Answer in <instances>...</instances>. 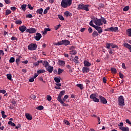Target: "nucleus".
I'll return each instance as SVG.
<instances>
[{"mask_svg":"<svg viewBox=\"0 0 131 131\" xmlns=\"http://www.w3.org/2000/svg\"><path fill=\"white\" fill-rule=\"evenodd\" d=\"M15 23L16 25H21L22 23V20H16L15 21Z\"/></svg>","mask_w":131,"mask_h":131,"instance_id":"37998d69","label":"nucleus"},{"mask_svg":"<svg viewBox=\"0 0 131 131\" xmlns=\"http://www.w3.org/2000/svg\"><path fill=\"white\" fill-rule=\"evenodd\" d=\"M8 124H9V125H11V126H15V124L14 123H13V122H12V121H9L8 122Z\"/></svg>","mask_w":131,"mask_h":131,"instance_id":"58836bf2","label":"nucleus"},{"mask_svg":"<svg viewBox=\"0 0 131 131\" xmlns=\"http://www.w3.org/2000/svg\"><path fill=\"white\" fill-rule=\"evenodd\" d=\"M97 97L98 95L96 94H91L90 95V99H92L93 101L96 103H99L100 102V100L97 98Z\"/></svg>","mask_w":131,"mask_h":131,"instance_id":"423d86ee","label":"nucleus"},{"mask_svg":"<svg viewBox=\"0 0 131 131\" xmlns=\"http://www.w3.org/2000/svg\"><path fill=\"white\" fill-rule=\"evenodd\" d=\"M7 93V91L5 90H0V94H3L5 95Z\"/></svg>","mask_w":131,"mask_h":131,"instance_id":"de8ad7c7","label":"nucleus"},{"mask_svg":"<svg viewBox=\"0 0 131 131\" xmlns=\"http://www.w3.org/2000/svg\"><path fill=\"white\" fill-rule=\"evenodd\" d=\"M102 81H103V83H106V82L107 81V79L106 78V77H103L102 78Z\"/></svg>","mask_w":131,"mask_h":131,"instance_id":"680f3d73","label":"nucleus"},{"mask_svg":"<svg viewBox=\"0 0 131 131\" xmlns=\"http://www.w3.org/2000/svg\"><path fill=\"white\" fill-rule=\"evenodd\" d=\"M11 40H17V37H15V36H12L11 38Z\"/></svg>","mask_w":131,"mask_h":131,"instance_id":"69168bd1","label":"nucleus"},{"mask_svg":"<svg viewBox=\"0 0 131 131\" xmlns=\"http://www.w3.org/2000/svg\"><path fill=\"white\" fill-rule=\"evenodd\" d=\"M15 62H16L17 65H19V62H20V58H16L15 60Z\"/></svg>","mask_w":131,"mask_h":131,"instance_id":"6e6d98bb","label":"nucleus"},{"mask_svg":"<svg viewBox=\"0 0 131 131\" xmlns=\"http://www.w3.org/2000/svg\"><path fill=\"white\" fill-rule=\"evenodd\" d=\"M11 13H12L11 10H7L6 11V16H9V15H10V14H11Z\"/></svg>","mask_w":131,"mask_h":131,"instance_id":"ea45409f","label":"nucleus"},{"mask_svg":"<svg viewBox=\"0 0 131 131\" xmlns=\"http://www.w3.org/2000/svg\"><path fill=\"white\" fill-rule=\"evenodd\" d=\"M65 95V91H61L58 95V97H57V101L62 105V106H64V107H67L68 106V104H66L63 102L62 101V96Z\"/></svg>","mask_w":131,"mask_h":131,"instance_id":"f257e3e1","label":"nucleus"},{"mask_svg":"<svg viewBox=\"0 0 131 131\" xmlns=\"http://www.w3.org/2000/svg\"><path fill=\"white\" fill-rule=\"evenodd\" d=\"M119 75L120 76V78H121V79H122V78H123V77H124L123 74H122L121 72L119 73Z\"/></svg>","mask_w":131,"mask_h":131,"instance_id":"603ef678","label":"nucleus"},{"mask_svg":"<svg viewBox=\"0 0 131 131\" xmlns=\"http://www.w3.org/2000/svg\"><path fill=\"white\" fill-rule=\"evenodd\" d=\"M111 71L114 74H116V73H117V70H116V68H112L111 69Z\"/></svg>","mask_w":131,"mask_h":131,"instance_id":"b1692460","label":"nucleus"},{"mask_svg":"<svg viewBox=\"0 0 131 131\" xmlns=\"http://www.w3.org/2000/svg\"><path fill=\"white\" fill-rule=\"evenodd\" d=\"M78 56H75L74 59V62H75L76 63H77L78 61Z\"/></svg>","mask_w":131,"mask_h":131,"instance_id":"864d4df0","label":"nucleus"},{"mask_svg":"<svg viewBox=\"0 0 131 131\" xmlns=\"http://www.w3.org/2000/svg\"><path fill=\"white\" fill-rule=\"evenodd\" d=\"M47 100L48 101H51L52 100V97L50 95L47 96Z\"/></svg>","mask_w":131,"mask_h":131,"instance_id":"e2e57ef3","label":"nucleus"},{"mask_svg":"<svg viewBox=\"0 0 131 131\" xmlns=\"http://www.w3.org/2000/svg\"><path fill=\"white\" fill-rule=\"evenodd\" d=\"M25 116H26V118H27L28 120H32V116L30 115V114L26 113Z\"/></svg>","mask_w":131,"mask_h":131,"instance_id":"f3484780","label":"nucleus"},{"mask_svg":"<svg viewBox=\"0 0 131 131\" xmlns=\"http://www.w3.org/2000/svg\"><path fill=\"white\" fill-rule=\"evenodd\" d=\"M110 43L109 42H107L106 43V47L105 48H106V49H110Z\"/></svg>","mask_w":131,"mask_h":131,"instance_id":"8fccbe9b","label":"nucleus"},{"mask_svg":"<svg viewBox=\"0 0 131 131\" xmlns=\"http://www.w3.org/2000/svg\"><path fill=\"white\" fill-rule=\"evenodd\" d=\"M92 37H97L99 36V33L97 32V31H94L92 34Z\"/></svg>","mask_w":131,"mask_h":131,"instance_id":"aec40b11","label":"nucleus"},{"mask_svg":"<svg viewBox=\"0 0 131 131\" xmlns=\"http://www.w3.org/2000/svg\"><path fill=\"white\" fill-rule=\"evenodd\" d=\"M101 22H103L104 24H106L107 23V20L104 17H101Z\"/></svg>","mask_w":131,"mask_h":131,"instance_id":"c03bdc74","label":"nucleus"},{"mask_svg":"<svg viewBox=\"0 0 131 131\" xmlns=\"http://www.w3.org/2000/svg\"><path fill=\"white\" fill-rule=\"evenodd\" d=\"M84 65L86 67H90L92 64L90 63V62L88 61L87 60L84 61Z\"/></svg>","mask_w":131,"mask_h":131,"instance_id":"412c9836","label":"nucleus"},{"mask_svg":"<svg viewBox=\"0 0 131 131\" xmlns=\"http://www.w3.org/2000/svg\"><path fill=\"white\" fill-rule=\"evenodd\" d=\"M46 72V70H39L37 71V73L38 74H40V73H45Z\"/></svg>","mask_w":131,"mask_h":131,"instance_id":"c756f323","label":"nucleus"},{"mask_svg":"<svg viewBox=\"0 0 131 131\" xmlns=\"http://www.w3.org/2000/svg\"><path fill=\"white\" fill-rule=\"evenodd\" d=\"M43 66L45 68H47L49 66V62L47 60L44 61L43 62Z\"/></svg>","mask_w":131,"mask_h":131,"instance_id":"a878e982","label":"nucleus"},{"mask_svg":"<svg viewBox=\"0 0 131 131\" xmlns=\"http://www.w3.org/2000/svg\"><path fill=\"white\" fill-rule=\"evenodd\" d=\"M82 71L83 73H88L90 72V68L84 67L82 68Z\"/></svg>","mask_w":131,"mask_h":131,"instance_id":"4468645a","label":"nucleus"},{"mask_svg":"<svg viewBox=\"0 0 131 131\" xmlns=\"http://www.w3.org/2000/svg\"><path fill=\"white\" fill-rule=\"evenodd\" d=\"M119 128L122 131H129V128L128 127H119Z\"/></svg>","mask_w":131,"mask_h":131,"instance_id":"6ab92c4d","label":"nucleus"},{"mask_svg":"<svg viewBox=\"0 0 131 131\" xmlns=\"http://www.w3.org/2000/svg\"><path fill=\"white\" fill-rule=\"evenodd\" d=\"M89 25H90V26H92L94 28H95V27L96 26V25H94V23H93V20H91V21L89 23Z\"/></svg>","mask_w":131,"mask_h":131,"instance_id":"f704fd0d","label":"nucleus"},{"mask_svg":"<svg viewBox=\"0 0 131 131\" xmlns=\"http://www.w3.org/2000/svg\"><path fill=\"white\" fill-rule=\"evenodd\" d=\"M28 7L30 10H33V7H32L31 4H28Z\"/></svg>","mask_w":131,"mask_h":131,"instance_id":"bf43d9fd","label":"nucleus"},{"mask_svg":"<svg viewBox=\"0 0 131 131\" xmlns=\"http://www.w3.org/2000/svg\"><path fill=\"white\" fill-rule=\"evenodd\" d=\"M42 37V36H41V34L39 33H37L36 34V36L34 37V38L35 39V40H37V41H38L39 40H40V38Z\"/></svg>","mask_w":131,"mask_h":131,"instance_id":"9d476101","label":"nucleus"},{"mask_svg":"<svg viewBox=\"0 0 131 131\" xmlns=\"http://www.w3.org/2000/svg\"><path fill=\"white\" fill-rule=\"evenodd\" d=\"M37 110H43V106L42 105H39L37 107Z\"/></svg>","mask_w":131,"mask_h":131,"instance_id":"09e8293b","label":"nucleus"},{"mask_svg":"<svg viewBox=\"0 0 131 131\" xmlns=\"http://www.w3.org/2000/svg\"><path fill=\"white\" fill-rule=\"evenodd\" d=\"M4 2L5 4H6L7 5H9V4H11V1L10 0H4Z\"/></svg>","mask_w":131,"mask_h":131,"instance_id":"5fc2aeb1","label":"nucleus"},{"mask_svg":"<svg viewBox=\"0 0 131 131\" xmlns=\"http://www.w3.org/2000/svg\"><path fill=\"white\" fill-rule=\"evenodd\" d=\"M26 17L27 18H32L33 16H32V14H29L26 15Z\"/></svg>","mask_w":131,"mask_h":131,"instance_id":"13d9d810","label":"nucleus"},{"mask_svg":"<svg viewBox=\"0 0 131 131\" xmlns=\"http://www.w3.org/2000/svg\"><path fill=\"white\" fill-rule=\"evenodd\" d=\"M27 32L30 34L35 33L36 32V30L33 28H31L30 29H27L26 30Z\"/></svg>","mask_w":131,"mask_h":131,"instance_id":"9b49d317","label":"nucleus"},{"mask_svg":"<svg viewBox=\"0 0 131 131\" xmlns=\"http://www.w3.org/2000/svg\"><path fill=\"white\" fill-rule=\"evenodd\" d=\"M46 70L49 72V73H52L54 71V67H52L51 66H49L47 68H46Z\"/></svg>","mask_w":131,"mask_h":131,"instance_id":"ddd939ff","label":"nucleus"},{"mask_svg":"<svg viewBox=\"0 0 131 131\" xmlns=\"http://www.w3.org/2000/svg\"><path fill=\"white\" fill-rule=\"evenodd\" d=\"M61 26V24H59L58 25L54 27L55 30H58V29H59V28H60Z\"/></svg>","mask_w":131,"mask_h":131,"instance_id":"79ce46f5","label":"nucleus"},{"mask_svg":"<svg viewBox=\"0 0 131 131\" xmlns=\"http://www.w3.org/2000/svg\"><path fill=\"white\" fill-rule=\"evenodd\" d=\"M94 28L95 29H96V30H97V31H98L99 34H101L102 32H103V29H102L101 27L96 26V27Z\"/></svg>","mask_w":131,"mask_h":131,"instance_id":"f8f14e48","label":"nucleus"},{"mask_svg":"<svg viewBox=\"0 0 131 131\" xmlns=\"http://www.w3.org/2000/svg\"><path fill=\"white\" fill-rule=\"evenodd\" d=\"M72 5V0H62L61 2V6L62 8H68Z\"/></svg>","mask_w":131,"mask_h":131,"instance_id":"f03ea898","label":"nucleus"},{"mask_svg":"<svg viewBox=\"0 0 131 131\" xmlns=\"http://www.w3.org/2000/svg\"><path fill=\"white\" fill-rule=\"evenodd\" d=\"M126 123H128V124H130L131 125L130 121H129V119H126Z\"/></svg>","mask_w":131,"mask_h":131,"instance_id":"774afa93","label":"nucleus"},{"mask_svg":"<svg viewBox=\"0 0 131 131\" xmlns=\"http://www.w3.org/2000/svg\"><path fill=\"white\" fill-rule=\"evenodd\" d=\"M63 71H64L63 70H62V69L59 68L58 71V74L59 75H60V74H61V73H62Z\"/></svg>","mask_w":131,"mask_h":131,"instance_id":"a18cd8bd","label":"nucleus"},{"mask_svg":"<svg viewBox=\"0 0 131 131\" xmlns=\"http://www.w3.org/2000/svg\"><path fill=\"white\" fill-rule=\"evenodd\" d=\"M27 7V5L26 4H23L21 5V9L22 11H24V12H25L26 11V7Z\"/></svg>","mask_w":131,"mask_h":131,"instance_id":"5701e85b","label":"nucleus"},{"mask_svg":"<svg viewBox=\"0 0 131 131\" xmlns=\"http://www.w3.org/2000/svg\"><path fill=\"white\" fill-rule=\"evenodd\" d=\"M19 30L21 32H24L25 30H27V28L25 26H21L19 27Z\"/></svg>","mask_w":131,"mask_h":131,"instance_id":"2eb2a0df","label":"nucleus"},{"mask_svg":"<svg viewBox=\"0 0 131 131\" xmlns=\"http://www.w3.org/2000/svg\"><path fill=\"white\" fill-rule=\"evenodd\" d=\"M49 10H50V7H47L46 8V9L44 10V11H43L44 15H46V14L48 13V11H49Z\"/></svg>","mask_w":131,"mask_h":131,"instance_id":"4c0bfd02","label":"nucleus"},{"mask_svg":"<svg viewBox=\"0 0 131 131\" xmlns=\"http://www.w3.org/2000/svg\"><path fill=\"white\" fill-rule=\"evenodd\" d=\"M10 9H11V11H13V12H14V11H16V7H11L10 8Z\"/></svg>","mask_w":131,"mask_h":131,"instance_id":"338daca9","label":"nucleus"},{"mask_svg":"<svg viewBox=\"0 0 131 131\" xmlns=\"http://www.w3.org/2000/svg\"><path fill=\"white\" fill-rule=\"evenodd\" d=\"M58 18L59 19V20H61V21H64V17H63V15H58Z\"/></svg>","mask_w":131,"mask_h":131,"instance_id":"473e14b6","label":"nucleus"},{"mask_svg":"<svg viewBox=\"0 0 131 131\" xmlns=\"http://www.w3.org/2000/svg\"><path fill=\"white\" fill-rule=\"evenodd\" d=\"M59 65H60V66H63V65H65V61L64 60L59 61Z\"/></svg>","mask_w":131,"mask_h":131,"instance_id":"a19ab883","label":"nucleus"},{"mask_svg":"<svg viewBox=\"0 0 131 131\" xmlns=\"http://www.w3.org/2000/svg\"><path fill=\"white\" fill-rule=\"evenodd\" d=\"M111 32H117L118 31V27H110Z\"/></svg>","mask_w":131,"mask_h":131,"instance_id":"dca6fc26","label":"nucleus"},{"mask_svg":"<svg viewBox=\"0 0 131 131\" xmlns=\"http://www.w3.org/2000/svg\"><path fill=\"white\" fill-rule=\"evenodd\" d=\"M15 62V58L11 57L9 59V63H14Z\"/></svg>","mask_w":131,"mask_h":131,"instance_id":"c9c22d12","label":"nucleus"},{"mask_svg":"<svg viewBox=\"0 0 131 131\" xmlns=\"http://www.w3.org/2000/svg\"><path fill=\"white\" fill-rule=\"evenodd\" d=\"M63 122H64V123L66 124H67V125H70V123L69 122V121H68V120H64L63 121Z\"/></svg>","mask_w":131,"mask_h":131,"instance_id":"3c124183","label":"nucleus"},{"mask_svg":"<svg viewBox=\"0 0 131 131\" xmlns=\"http://www.w3.org/2000/svg\"><path fill=\"white\" fill-rule=\"evenodd\" d=\"M1 56H5V53H4L3 50H0V57Z\"/></svg>","mask_w":131,"mask_h":131,"instance_id":"4d7b16f0","label":"nucleus"},{"mask_svg":"<svg viewBox=\"0 0 131 131\" xmlns=\"http://www.w3.org/2000/svg\"><path fill=\"white\" fill-rule=\"evenodd\" d=\"M54 81L57 83H59V82H60L61 81V80L60 79V78H58L57 77H54Z\"/></svg>","mask_w":131,"mask_h":131,"instance_id":"cd10ccee","label":"nucleus"},{"mask_svg":"<svg viewBox=\"0 0 131 131\" xmlns=\"http://www.w3.org/2000/svg\"><path fill=\"white\" fill-rule=\"evenodd\" d=\"M118 102L119 106H121V107H122V106H124V98H123V96H120V97H119Z\"/></svg>","mask_w":131,"mask_h":131,"instance_id":"0eeeda50","label":"nucleus"},{"mask_svg":"<svg viewBox=\"0 0 131 131\" xmlns=\"http://www.w3.org/2000/svg\"><path fill=\"white\" fill-rule=\"evenodd\" d=\"M126 31L128 36L131 37V28L128 29Z\"/></svg>","mask_w":131,"mask_h":131,"instance_id":"c85d7f7f","label":"nucleus"},{"mask_svg":"<svg viewBox=\"0 0 131 131\" xmlns=\"http://www.w3.org/2000/svg\"><path fill=\"white\" fill-rule=\"evenodd\" d=\"M72 55H76L77 54V51L76 50H72L70 52Z\"/></svg>","mask_w":131,"mask_h":131,"instance_id":"e433bc0d","label":"nucleus"},{"mask_svg":"<svg viewBox=\"0 0 131 131\" xmlns=\"http://www.w3.org/2000/svg\"><path fill=\"white\" fill-rule=\"evenodd\" d=\"M129 10V6H125L123 9V11H124V12H126L127 11H128Z\"/></svg>","mask_w":131,"mask_h":131,"instance_id":"72a5a7b5","label":"nucleus"},{"mask_svg":"<svg viewBox=\"0 0 131 131\" xmlns=\"http://www.w3.org/2000/svg\"><path fill=\"white\" fill-rule=\"evenodd\" d=\"M93 22L97 25V26H101L103 25L101 18L98 19V18H95L94 19Z\"/></svg>","mask_w":131,"mask_h":131,"instance_id":"39448f33","label":"nucleus"},{"mask_svg":"<svg viewBox=\"0 0 131 131\" xmlns=\"http://www.w3.org/2000/svg\"><path fill=\"white\" fill-rule=\"evenodd\" d=\"M69 50L70 51H73L75 50V47L74 46H72L69 48Z\"/></svg>","mask_w":131,"mask_h":131,"instance_id":"49530a36","label":"nucleus"},{"mask_svg":"<svg viewBox=\"0 0 131 131\" xmlns=\"http://www.w3.org/2000/svg\"><path fill=\"white\" fill-rule=\"evenodd\" d=\"M89 8H90V5H84L82 3H81L78 5L77 7V10H84V11H85L86 12H89L90 11V9H89Z\"/></svg>","mask_w":131,"mask_h":131,"instance_id":"7ed1b4c3","label":"nucleus"},{"mask_svg":"<svg viewBox=\"0 0 131 131\" xmlns=\"http://www.w3.org/2000/svg\"><path fill=\"white\" fill-rule=\"evenodd\" d=\"M7 79H9V80L12 81L13 79H12V75L11 74H8L6 75Z\"/></svg>","mask_w":131,"mask_h":131,"instance_id":"393cba45","label":"nucleus"},{"mask_svg":"<svg viewBox=\"0 0 131 131\" xmlns=\"http://www.w3.org/2000/svg\"><path fill=\"white\" fill-rule=\"evenodd\" d=\"M62 45L64 46H69V45H70V41L68 40H62Z\"/></svg>","mask_w":131,"mask_h":131,"instance_id":"a211bd4d","label":"nucleus"},{"mask_svg":"<svg viewBox=\"0 0 131 131\" xmlns=\"http://www.w3.org/2000/svg\"><path fill=\"white\" fill-rule=\"evenodd\" d=\"M101 103H102V104H107V99H106V98H105L104 97H103V96L100 95L98 97Z\"/></svg>","mask_w":131,"mask_h":131,"instance_id":"1a4fd4ad","label":"nucleus"},{"mask_svg":"<svg viewBox=\"0 0 131 131\" xmlns=\"http://www.w3.org/2000/svg\"><path fill=\"white\" fill-rule=\"evenodd\" d=\"M88 31L89 33H92V32H93V29H92L91 27H89L88 29Z\"/></svg>","mask_w":131,"mask_h":131,"instance_id":"0e129e2a","label":"nucleus"},{"mask_svg":"<svg viewBox=\"0 0 131 131\" xmlns=\"http://www.w3.org/2000/svg\"><path fill=\"white\" fill-rule=\"evenodd\" d=\"M42 12H43V9H42V8L37 9L36 11L37 14H39L40 15H42Z\"/></svg>","mask_w":131,"mask_h":131,"instance_id":"4be33fe9","label":"nucleus"},{"mask_svg":"<svg viewBox=\"0 0 131 131\" xmlns=\"http://www.w3.org/2000/svg\"><path fill=\"white\" fill-rule=\"evenodd\" d=\"M128 43H130V45ZM128 43L125 42L123 43V46L124 47V48H126V49H128V50H129V52L131 53V40H129L128 41Z\"/></svg>","mask_w":131,"mask_h":131,"instance_id":"6e6552de","label":"nucleus"},{"mask_svg":"<svg viewBox=\"0 0 131 131\" xmlns=\"http://www.w3.org/2000/svg\"><path fill=\"white\" fill-rule=\"evenodd\" d=\"M77 86L81 90H83V85L82 84H77Z\"/></svg>","mask_w":131,"mask_h":131,"instance_id":"2f4dec72","label":"nucleus"},{"mask_svg":"<svg viewBox=\"0 0 131 131\" xmlns=\"http://www.w3.org/2000/svg\"><path fill=\"white\" fill-rule=\"evenodd\" d=\"M29 82H33V81H34V77H32L30 79H29Z\"/></svg>","mask_w":131,"mask_h":131,"instance_id":"052dcab7","label":"nucleus"},{"mask_svg":"<svg viewBox=\"0 0 131 131\" xmlns=\"http://www.w3.org/2000/svg\"><path fill=\"white\" fill-rule=\"evenodd\" d=\"M62 45H63V42H62V40L54 43V46H62Z\"/></svg>","mask_w":131,"mask_h":131,"instance_id":"7c9ffc66","label":"nucleus"},{"mask_svg":"<svg viewBox=\"0 0 131 131\" xmlns=\"http://www.w3.org/2000/svg\"><path fill=\"white\" fill-rule=\"evenodd\" d=\"M37 48L36 43H32L28 46V49L29 51H35Z\"/></svg>","mask_w":131,"mask_h":131,"instance_id":"20e7f679","label":"nucleus"},{"mask_svg":"<svg viewBox=\"0 0 131 131\" xmlns=\"http://www.w3.org/2000/svg\"><path fill=\"white\" fill-rule=\"evenodd\" d=\"M64 14L65 15V16H66V17L72 16V14L71 13H70V12H69V11L65 12L64 13Z\"/></svg>","mask_w":131,"mask_h":131,"instance_id":"bb28decb","label":"nucleus"}]
</instances>
